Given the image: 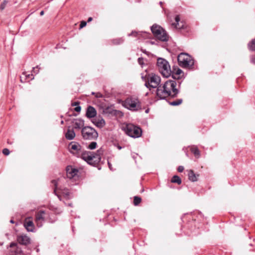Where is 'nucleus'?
<instances>
[{"label":"nucleus","instance_id":"obj_16","mask_svg":"<svg viewBox=\"0 0 255 255\" xmlns=\"http://www.w3.org/2000/svg\"><path fill=\"white\" fill-rule=\"evenodd\" d=\"M65 135L67 139L72 140L75 138L76 134L73 129L68 128Z\"/></svg>","mask_w":255,"mask_h":255},{"label":"nucleus","instance_id":"obj_23","mask_svg":"<svg viewBox=\"0 0 255 255\" xmlns=\"http://www.w3.org/2000/svg\"><path fill=\"white\" fill-rule=\"evenodd\" d=\"M60 191V193L62 196H63L65 198L69 199L70 198V192H69L68 189L64 188V189H59Z\"/></svg>","mask_w":255,"mask_h":255},{"label":"nucleus","instance_id":"obj_19","mask_svg":"<svg viewBox=\"0 0 255 255\" xmlns=\"http://www.w3.org/2000/svg\"><path fill=\"white\" fill-rule=\"evenodd\" d=\"M182 73V71L178 68L175 71H172L171 76L174 79H180L181 78V74Z\"/></svg>","mask_w":255,"mask_h":255},{"label":"nucleus","instance_id":"obj_41","mask_svg":"<svg viewBox=\"0 0 255 255\" xmlns=\"http://www.w3.org/2000/svg\"><path fill=\"white\" fill-rule=\"evenodd\" d=\"M92 19H93V18L91 17H90L88 18L87 21L88 22H89L91 21L92 20Z\"/></svg>","mask_w":255,"mask_h":255},{"label":"nucleus","instance_id":"obj_13","mask_svg":"<svg viewBox=\"0 0 255 255\" xmlns=\"http://www.w3.org/2000/svg\"><path fill=\"white\" fill-rule=\"evenodd\" d=\"M18 242L22 245H27L30 243V239L28 236L22 235L17 237Z\"/></svg>","mask_w":255,"mask_h":255},{"label":"nucleus","instance_id":"obj_38","mask_svg":"<svg viewBox=\"0 0 255 255\" xmlns=\"http://www.w3.org/2000/svg\"><path fill=\"white\" fill-rule=\"evenodd\" d=\"M251 62L252 63L255 64V56H252L251 57Z\"/></svg>","mask_w":255,"mask_h":255},{"label":"nucleus","instance_id":"obj_3","mask_svg":"<svg viewBox=\"0 0 255 255\" xmlns=\"http://www.w3.org/2000/svg\"><path fill=\"white\" fill-rule=\"evenodd\" d=\"M157 66L158 70L165 77L171 76L172 71L168 62L164 58H158L157 60Z\"/></svg>","mask_w":255,"mask_h":255},{"label":"nucleus","instance_id":"obj_37","mask_svg":"<svg viewBox=\"0 0 255 255\" xmlns=\"http://www.w3.org/2000/svg\"><path fill=\"white\" fill-rule=\"evenodd\" d=\"M143 58L142 57H139L138 58V62L140 65L143 64Z\"/></svg>","mask_w":255,"mask_h":255},{"label":"nucleus","instance_id":"obj_9","mask_svg":"<svg viewBox=\"0 0 255 255\" xmlns=\"http://www.w3.org/2000/svg\"><path fill=\"white\" fill-rule=\"evenodd\" d=\"M70 152L75 156L80 158L84 150L77 142L72 141L69 144Z\"/></svg>","mask_w":255,"mask_h":255},{"label":"nucleus","instance_id":"obj_28","mask_svg":"<svg viewBox=\"0 0 255 255\" xmlns=\"http://www.w3.org/2000/svg\"><path fill=\"white\" fill-rule=\"evenodd\" d=\"M182 101H182V99H177L175 101L169 102V104L171 106H178L182 103Z\"/></svg>","mask_w":255,"mask_h":255},{"label":"nucleus","instance_id":"obj_42","mask_svg":"<svg viewBox=\"0 0 255 255\" xmlns=\"http://www.w3.org/2000/svg\"><path fill=\"white\" fill-rule=\"evenodd\" d=\"M40 15H43L44 14V11H41L40 13Z\"/></svg>","mask_w":255,"mask_h":255},{"label":"nucleus","instance_id":"obj_6","mask_svg":"<svg viewBox=\"0 0 255 255\" xmlns=\"http://www.w3.org/2000/svg\"><path fill=\"white\" fill-rule=\"evenodd\" d=\"M151 30L154 36L158 40L164 42L168 40V35L166 31L160 26L154 24L151 27Z\"/></svg>","mask_w":255,"mask_h":255},{"label":"nucleus","instance_id":"obj_33","mask_svg":"<svg viewBox=\"0 0 255 255\" xmlns=\"http://www.w3.org/2000/svg\"><path fill=\"white\" fill-rule=\"evenodd\" d=\"M2 153L5 155H9L10 151H9V149L7 148H4L2 150Z\"/></svg>","mask_w":255,"mask_h":255},{"label":"nucleus","instance_id":"obj_44","mask_svg":"<svg viewBox=\"0 0 255 255\" xmlns=\"http://www.w3.org/2000/svg\"><path fill=\"white\" fill-rule=\"evenodd\" d=\"M118 148L119 149H122V147L121 146H118Z\"/></svg>","mask_w":255,"mask_h":255},{"label":"nucleus","instance_id":"obj_31","mask_svg":"<svg viewBox=\"0 0 255 255\" xmlns=\"http://www.w3.org/2000/svg\"><path fill=\"white\" fill-rule=\"evenodd\" d=\"M124 42V40L122 38H118L113 40V43L115 44H120Z\"/></svg>","mask_w":255,"mask_h":255},{"label":"nucleus","instance_id":"obj_40","mask_svg":"<svg viewBox=\"0 0 255 255\" xmlns=\"http://www.w3.org/2000/svg\"><path fill=\"white\" fill-rule=\"evenodd\" d=\"M108 166H109V168L111 170H113V168H112V164L111 163H110L109 161H108Z\"/></svg>","mask_w":255,"mask_h":255},{"label":"nucleus","instance_id":"obj_4","mask_svg":"<svg viewBox=\"0 0 255 255\" xmlns=\"http://www.w3.org/2000/svg\"><path fill=\"white\" fill-rule=\"evenodd\" d=\"M123 106L132 111H137L141 109L140 102L135 97H130L127 98L123 103Z\"/></svg>","mask_w":255,"mask_h":255},{"label":"nucleus","instance_id":"obj_10","mask_svg":"<svg viewBox=\"0 0 255 255\" xmlns=\"http://www.w3.org/2000/svg\"><path fill=\"white\" fill-rule=\"evenodd\" d=\"M44 214L45 212L44 211L40 210L35 215V222L38 227H41L42 226V223L44 221Z\"/></svg>","mask_w":255,"mask_h":255},{"label":"nucleus","instance_id":"obj_35","mask_svg":"<svg viewBox=\"0 0 255 255\" xmlns=\"http://www.w3.org/2000/svg\"><path fill=\"white\" fill-rule=\"evenodd\" d=\"M87 24V22L85 21H81L80 25V29H81L85 27Z\"/></svg>","mask_w":255,"mask_h":255},{"label":"nucleus","instance_id":"obj_47","mask_svg":"<svg viewBox=\"0 0 255 255\" xmlns=\"http://www.w3.org/2000/svg\"><path fill=\"white\" fill-rule=\"evenodd\" d=\"M148 111H149V110H148V109H147V110H146L145 111V112H146V113H148Z\"/></svg>","mask_w":255,"mask_h":255},{"label":"nucleus","instance_id":"obj_32","mask_svg":"<svg viewBox=\"0 0 255 255\" xmlns=\"http://www.w3.org/2000/svg\"><path fill=\"white\" fill-rule=\"evenodd\" d=\"M7 3H8V1L7 0H4L1 3V4L0 5V9L1 10L4 9Z\"/></svg>","mask_w":255,"mask_h":255},{"label":"nucleus","instance_id":"obj_27","mask_svg":"<svg viewBox=\"0 0 255 255\" xmlns=\"http://www.w3.org/2000/svg\"><path fill=\"white\" fill-rule=\"evenodd\" d=\"M97 142L95 141H92L89 145H87V148L90 150H93L97 147Z\"/></svg>","mask_w":255,"mask_h":255},{"label":"nucleus","instance_id":"obj_25","mask_svg":"<svg viewBox=\"0 0 255 255\" xmlns=\"http://www.w3.org/2000/svg\"><path fill=\"white\" fill-rule=\"evenodd\" d=\"M171 181L172 183H175L178 184V185L181 184V182H182L181 179L177 175L173 176L172 178L171 179Z\"/></svg>","mask_w":255,"mask_h":255},{"label":"nucleus","instance_id":"obj_26","mask_svg":"<svg viewBox=\"0 0 255 255\" xmlns=\"http://www.w3.org/2000/svg\"><path fill=\"white\" fill-rule=\"evenodd\" d=\"M248 46L250 50L255 51V39H252V40L248 43Z\"/></svg>","mask_w":255,"mask_h":255},{"label":"nucleus","instance_id":"obj_43","mask_svg":"<svg viewBox=\"0 0 255 255\" xmlns=\"http://www.w3.org/2000/svg\"><path fill=\"white\" fill-rule=\"evenodd\" d=\"M141 51H142V52L144 53H146V51H145V50H141Z\"/></svg>","mask_w":255,"mask_h":255},{"label":"nucleus","instance_id":"obj_14","mask_svg":"<svg viewBox=\"0 0 255 255\" xmlns=\"http://www.w3.org/2000/svg\"><path fill=\"white\" fill-rule=\"evenodd\" d=\"M30 218H26L24 226L28 232H33L34 226L32 221L29 220Z\"/></svg>","mask_w":255,"mask_h":255},{"label":"nucleus","instance_id":"obj_15","mask_svg":"<svg viewBox=\"0 0 255 255\" xmlns=\"http://www.w3.org/2000/svg\"><path fill=\"white\" fill-rule=\"evenodd\" d=\"M96 115L97 111L96 109L92 106H89L86 111V116L87 117V118H94L95 117H96Z\"/></svg>","mask_w":255,"mask_h":255},{"label":"nucleus","instance_id":"obj_34","mask_svg":"<svg viewBox=\"0 0 255 255\" xmlns=\"http://www.w3.org/2000/svg\"><path fill=\"white\" fill-rule=\"evenodd\" d=\"M140 34L137 32L132 31L131 33L128 34V36L133 35L134 36H137L138 35H139Z\"/></svg>","mask_w":255,"mask_h":255},{"label":"nucleus","instance_id":"obj_5","mask_svg":"<svg viewBox=\"0 0 255 255\" xmlns=\"http://www.w3.org/2000/svg\"><path fill=\"white\" fill-rule=\"evenodd\" d=\"M123 129L128 136L133 138H138L142 134L141 129L132 124H127L123 126Z\"/></svg>","mask_w":255,"mask_h":255},{"label":"nucleus","instance_id":"obj_22","mask_svg":"<svg viewBox=\"0 0 255 255\" xmlns=\"http://www.w3.org/2000/svg\"><path fill=\"white\" fill-rule=\"evenodd\" d=\"M188 178L192 182H195L197 180L196 175L192 170H189L188 173Z\"/></svg>","mask_w":255,"mask_h":255},{"label":"nucleus","instance_id":"obj_49","mask_svg":"<svg viewBox=\"0 0 255 255\" xmlns=\"http://www.w3.org/2000/svg\"><path fill=\"white\" fill-rule=\"evenodd\" d=\"M78 104V102L75 103V104L74 105H76V104Z\"/></svg>","mask_w":255,"mask_h":255},{"label":"nucleus","instance_id":"obj_45","mask_svg":"<svg viewBox=\"0 0 255 255\" xmlns=\"http://www.w3.org/2000/svg\"><path fill=\"white\" fill-rule=\"evenodd\" d=\"M10 222L11 223H14V221H13L12 220H11L10 221Z\"/></svg>","mask_w":255,"mask_h":255},{"label":"nucleus","instance_id":"obj_12","mask_svg":"<svg viewBox=\"0 0 255 255\" xmlns=\"http://www.w3.org/2000/svg\"><path fill=\"white\" fill-rule=\"evenodd\" d=\"M9 248H10V255H16L19 254L21 252V249L17 247V245L15 243H11L9 245Z\"/></svg>","mask_w":255,"mask_h":255},{"label":"nucleus","instance_id":"obj_29","mask_svg":"<svg viewBox=\"0 0 255 255\" xmlns=\"http://www.w3.org/2000/svg\"><path fill=\"white\" fill-rule=\"evenodd\" d=\"M52 183L54 185V186H55V189L54 190V192L55 193V194L57 196V197H58V198L60 200H61V195L57 194L56 193V190L57 189V182L56 180H52Z\"/></svg>","mask_w":255,"mask_h":255},{"label":"nucleus","instance_id":"obj_48","mask_svg":"<svg viewBox=\"0 0 255 255\" xmlns=\"http://www.w3.org/2000/svg\"><path fill=\"white\" fill-rule=\"evenodd\" d=\"M63 123H64L63 121H62L61 122V124H63Z\"/></svg>","mask_w":255,"mask_h":255},{"label":"nucleus","instance_id":"obj_17","mask_svg":"<svg viewBox=\"0 0 255 255\" xmlns=\"http://www.w3.org/2000/svg\"><path fill=\"white\" fill-rule=\"evenodd\" d=\"M175 22L173 23L172 25L174 26L176 29H181L183 27V24L181 22L179 23L180 20V18L179 15H177L175 17Z\"/></svg>","mask_w":255,"mask_h":255},{"label":"nucleus","instance_id":"obj_36","mask_svg":"<svg viewBox=\"0 0 255 255\" xmlns=\"http://www.w3.org/2000/svg\"><path fill=\"white\" fill-rule=\"evenodd\" d=\"M184 167L182 166H179L178 167V171L179 172H182L183 170H184Z\"/></svg>","mask_w":255,"mask_h":255},{"label":"nucleus","instance_id":"obj_8","mask_svg":"<svg viewBox=\"0 0 255 255\" xmlns=\"http://www.w3.org/2000/svg\"><path fill=\"white\" fill-rule=\"evenodd\" d=\"M178 61L182 67H191L194 65V60L189 55L184 53H180L178 56Z\"/></svg>","mask_w":255,"mask_h":255},{"label":"nucleus","instance_id":"obj_20","mask_svg":"<svg viewBox=\"0 0 255 255\" xmlns=\"http://www.w3.org/2000/svg\"><path fill=\"white\" fill-rule=\"evenodd\" d=\"M94 123L97 127L99 128H102L105 125V122L103 118L96 119Z\"/></svg>","mask_w":255,"mask_h":255},{"label":"nucleus","instance_id":"obj_30","mask_svg":"<svg viewBox=\"0 0 255 255\" xmlns=\"http://www.w3.org/2000/svg\"><path fill=\"white\" fill-rule=\"evenodd\" d=\"M141 198L138 197V196H134L133 199V203L134 205L137 206L141 202Z\"/></svg>","mask_w":255,"mask_h":255},{"label":"nucleus","instance_id":"obj_21","mask_svg":"<svg viewBox=\"0 0 255 255\" xmlns=\"http://www.w3.org/2000/svg\"><path fill=\"white\" fill-rule=\"evenodd\" d=\"M40 68L39 67V66H37L36 67H33L32 70V73L30 74H28L25 75V76L27 78H30L31 80L34 79V76L33 75V73L35 74H37L38 73L39 71Z\"/></svg>","mask_w":255,"mask_h":255},{"label":"nucleus","instance_id":"obj_46","mask_svg":"<svg viewBox=\"0 0 255 255\" xmlns=\"http://www.w3.org/2000/svg\"><path fill=\"white\" fill-rule=\"evenodd\" d=\"M121 113V112L120 111H115V113Z\"/></svg>","mask_w":255,"mask_h":255},{"label":"nucleus","instance_id":"obj_24","mask_svg":"<svg viewBox=\"0 0 255 255\" xmlns=\"http://www.w3.org/2000/svg\"><path fill=\"white\" fill-rule=\"evenodd\" d=\"M191 151L197 158H199L200 157V152L197 147H192L191 148Z\"/></svg>","mask_w":255,"mask_h":255},{"label":"nucleus","instance_id":"obj_18","mask_svg":"<svg viewBox=\"0 0 255 255\" xmlns=\"http://www.w3.org/2000/svg\"><path fill=\"white\" fill-rule=\"evenodd\" d=\"M84 125V121L81 119H76L74 122V128L75 129H80Z\"/></svg>","mask_w":255,"mask_h":255},{"label":"nucleus","instance_id":"obj_39","mask_svg":"<svg viewBox=\"0 0 255 255\" xmlns=\"http://www.w3.org/2000/svg\"><path fill=\"white\" fill-rule=\"evenodd\" d=\"M81 108L80 106H77L75 108L74 110L77 112H79L81 111Z\"/></svg>","mask_w":255,"mask_h":255},{"label":"nucleus","instance_id":"obj_11","mask_svg":"<svg viewBox=\"0 0 255 255\" xmlns=\"http://www.w3.org/2000/svg\"><path fill=\"white\" fill-rule=\"evenodd\" d=\"M78 170L73 168L71 166H68L66 167L67 176L69 178H72L75 177L78 172Z\"/></svg>","mask_w":255,"mask_h":255},{"label":"nucleus","instance_id":"obj_7","mask_svg":"<svg viewBox=\"0 0 255 255\" xmlns=\"http://www.w3.org/2000/svg\"><path fill=\"white\" fill-rule=\"evenodd\" d=\"M81 133L83 138L86 140H95L98 137V133L96 129L89 126L83 127Z\"/></svg>","mask_w":255,"mask_h":255},{"label":"nucleus","instance_id":"obj_2","mask_svg":"<svg viewBox=\"0 0 255 255\" xmlns=\"http://www.w3.org/2000/svg\"><path fill=\"white\" fill-rule=\"evenodd\" d=\"M102 154V149H98L96 152L84 150L80 158L89 164L96 165L100 162Z\"/></svg>","mask_w":255,"mask_h":255},{"label":"nucleus","instance_id":"obj_1","mask_svg":"<svg viewBox=\"0 0 255 255\" xmlns=\"http://www.w3.org/2000/svg\"><path fill=\"white\" fill-rule=\"evenodd\" d=\"M161 81L160 77L155 74H152L145 82V86L147 88H157L156 95L161 99L168 96L173 98L176 97L179 93L178 88L180 87L181 82H178V88H176L177 83L175 80H167L162 86H159Z\"/></svg>","mask_w":255,"mask_h":255}]
</instances>
